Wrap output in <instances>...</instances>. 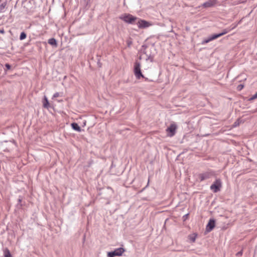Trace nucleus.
I'll list each match as a JSON object with an SVG mask.
<instances>
[{
  "label": "nucleus",
  "mask_w": 257,
  "mask_h": 257,
  "mask_svg": "<svg viewBox=\"0 0 257 257\" xmlns=\"http://www.w3.org/2000/svg\"><path fill=\"white\" fill-rule=\"evenodd\" d=\"M236 27V25H234L233 26H230L229 28L223 29L222 32L219 33L220 37L229 32L231 30L234 29Z\"/></svg>",
  "instance_id": "nucleus-11"
},
{
  "label": "nucleus",
  "mask_w": 257,
  "mask_h": 257,
  "mask_svg": "<svg viewBox=\"0 0 257 257\" xmlns=\"http://www.w3.org/2000/svg\"><path fill=\"white\" fill-rule=\"evenodd\" d=\"M234 124H235V125H236V124H237L236 122H235Z\"/></svg>",
  "instance_id": "nucleus-32"
},
{
  "label": "nucleus",
  "mask_w": 257,
  "mask_h": 257,
  "mask_svg": "<svg viewBox=\"0 0 257 257\" xmlns=\"http://www.w3.org/2000/svg\"><path fill=\"white\" fill-rule=\"evenodd\" d=\"M147 48V46L145 45H143L142 46V49L141 50V52H142L144 54H146V49Z\"/></svg>",
  "instance_id": "nucleus-19"
},
{
  "label": "nucleus",
  "mask_w": 257,
  "mask_h": 257,
  "mask_svg": "<svg viewBox=\"0 0 257 257\" xmlns=\"http://www.w3.org/2000/svg\"><path fill=\"white\" fill-rule=\"evenodd\" d=\"M48 43L51 45L56 47L57 46V42L55 38H51L48 40Z\"/></svg>",
  "instance_id": "nucleus-13"
},
{
  "label": "nucleus",
  "mask_w": 257,
  "mask_h": 257,
  "mask_svg": "<svg viewBox=\"0 0 257 257\" xmlns=\"http://www.w3.org/2000/svg\"><path fill=\"white\" fill-rule=\"evenodd\" d=\"M217 3V0H209L204 3L202 5V7L204 8H210L214 6Z\"/></svg>",
  "instance_id": "nucleus-9"
},
{
  "label": "nucleus",
  "mask_w": 257,
  "mask_h": 257,
  "mask_svg": "<svg viewBox=\"0 0 257 257\" xmlns=\"http://www.w3.org/2000/svg\"><path fill=\"white\" fill-rule=\"evenodd\" d=\"M5 67H6L7 70H10L12 67L11 65L9 63H6L5 64Z\"/></svg>",
  "instance_id": "nucleus-23"
},
{
  "label": "nucleus",
  "mask_w": 257,
  "mask_h": 257,
  "mask_svg": "<svg viewBox=\"0 0 257 257\" xmlns=\"http://www.w3.org/2000/svg\"><path fill=\"white\" fill-rule=\"evenodd\" d=\"M59 96V92H56L54 94L53 97V98H56Z\"/></svg>",
  "instance_id": "nucleus-25"
},
{
  "label": "nucleus",
  "mask_w": 257,
  "mask_h": 257,
  "mask_svg": "<svg viewBox=\"0 0 257 257\" xmlns=\"http://www.w3.org/2000/svg\"><path fill=\"white\" fill-rule=\"evenodd\" d=\"M215 173L213 171H209L205 172L204 173H202L199 174L198 176L200 179V181L202 182L205 180H207L210 179L214 176H215Z\"/></svg>",
  "instance_id": "nucleus-3"
},
{
  "label": "nucleus",
  "mask_w": 257,
  "mask_h": 257,
  "mask_svg": "<svg viewBox=\"0 0 257 257\" xmlns=\"http://www.w3.org/2000/svg\"><path fill=\"white\" fill-rule=\"evenodd\" d=\"M139 59H140V60H141V59H142V57H141V56H140L139 57Z\"/></svg>",
  "instance_id": "nucleus-31"
},
{
  "label": "nucleus",
  "mask_w": 257,
  "mask_h": 257,
  "mask_svg": "<svg viewBox=\"0 0 257 257\" xmlns=\"http://www.w3.org/2000/svg\"><path fill=\"white\" fill-rule=\"evenodd\" d=\"M6 5H7V2H5V3H2L0 5V9L1 10H2L3 9H4L6 7Z\"/></svg>",
  "instance_id": "nucleus-22"
},
{
  "label": "nucleus",
  "mask_w": 257,
  "mask_h": 257,
  "mask_svg": "<svg viewBox=\"0 0 257 257\" xmlns=\"http://www.w3.org/2000/svg\"><path fill=\"white\" fill-rule=\"evenodd\" d=\"M97 65H98L99 67H101V63L100 62L99 60H98V61L97 62Z\"/></svg>",
  "instance_id": "nucleus-28"
},
{
  "label": "nucleus",
  "mask_w": 257,
  "mask_h": 257,
  "mask_svg": "<svg viewBox=\"0 0 257 257\" xmlns=\"http://www.w3.org/2000/svg\"><path fill=\"white\" fill-rule=\"evenodd\" d=\"M242 254V251H239L238 252L236 253V256H241Z\"/></svg>",
  "instance_id": "nucleus-26"
},
{
  "label": "nucleus",
  "mask_w": 257,
  "mask_h": 257,
  "mask_svg": "<svg viewBox=\"0 0 257 257\" xmlns=\"http://www.w3.org/2000/svg\"><path fill=\"white\" fill-rule=\"evenodd\" d=\"M196 236H197V234L193 233L189 236V239H190L191 242H194L195 241Z\"/></svg>",
  "instance_id": "nucleus-15"
},
{
  "label": "nucleus",
  "mask_w": 257,
  "mask_h": 257,
  "mask_svg": "<svg viewBox=\"0 0 257 257\" xmlns=\"http://www.w3.org/2000/svg\"><path fill=\"white\" fill-rule=\"evenodd\" d=\"M43 107L46 108H48L49 106V102L48 100V98L46 96H44L43 100Z\"/></svg>",
  "instance_id": "nucleus-14"
},
{
  "label": "nucleus",
  "mask_w": 257,
  "mask_h": 257,
  "mask_svg": "<svg viewBox=\"0 0 257 257\" xmlns=\"http://www.w3.org/2000/svg\"><path fill=\"white\" fill-rule=\"evenodd\" d=\"M26 37H27L26 34L25 32H23L20 34V39L21 40H24L26 38Z\"/></svg>",
  "instance_id": "nucleus-17"
},
{
  "label": "nucleus",
  "mask_w": 257,
  "mask_h": 257,
  "mask_svg": "<svg viewBox=\"0 0 257 257\" xmlns=\"http://www.w3.org/2000/svg\"><path fill=\"white\" fill-rule=\"evenodd\" d=\"M222 186V183L220 179H216L215 182L211 185L210 189L214 193L218 192L220 190Z\"/></svg>",
  "instance_id": "nucleus-4"
},
{
  "label": "nucleus",
  "mask_w": 257,
  "mask_h": 257,
  "mask_svg": "<svg viewBox=\"0 0 257 257\" xmlns=\"http://www.w3.org/2000/svg\"><path fill=\"white\" fill-rule=\"evenodd\" d=\"M126 43H127V47H130L131 46V45H132V44H133L132 39L131 38H129L126 40Z\"/></svg>",
  "instance_id": "nucleus-18"
},
{
  "label": "nucleus",
  "mask_w": 257,
  "mask_h": 257,
  "mask_svg": "<svg viewBox=\"0 0 257 257\" xmlns=\"http://www.w3.org/2000/svg\"><path fill=\"white\" fill-rule=\"evenodd\" d=\"M4 256L5 257H12L10 250L8 248H6L5 250H4Z\"/></svg>",
  "instance_id": "nucleus-16"
},
{
  "label": "nucleus",
  "mask_w": 257,
  "mask_h": 257,
  "mask_svg": "<svg viewBox=\"0 0 257 257\" xmlns=\"http://www.w3.org/2000/svg\"><path fill=\"white\" fill-rule=\"evenodd\" d=\"M220 37V35L219 33L214 34L210 36L206 40H205L204 41V42L206 43H208L213 40L217 39L218 38H219Z\"/></svg>",
  "instance_id": "nucleus-10"
},
{
  "label": "nucleus",
  "mask_w": 257,
  "mask_h": 257,
  "mask_svg": "<svg viewBox=\"0 0 257 257\" xmlns=\"http://www.w3.org/2000/svg\"><path fill=\"white\" fill-rule=\"evenodd\" d=\"M141 62L136 60L134 64V73L138 79H140L141 78H145V79H147L146 78L145 76L142 73L141 69Z\"/></svg>",
  "instance_id": "nucleus-2"
},
{
  "label": "nucleus",
  "mask_w": 257,
  "mask_h": 257,
  "mask_svg": "<svg viewBox=\"0 0 257 257\" xmlns=\"http://www.w3.org/2000/svg\"><path fill=\"white\" fill-rule=\"evenodd\" d=\"M215 225V220L214 219H210L206 227V231L208 232L212 231Z\"/></svg>",
  "instance_id": "nucleus-7"
},
{
  "label": "nucleus",
  "mask_w": 257,
  "mask_h": 257,
  "mask_svg": "<svg viewBox=\"0 0 257 257\" xmlns=\"http://www.w3.org/2000/svg\"><path fill=\"white\" fill-rule=\"evenodd\" d=\"M125 249L122 247H119L115 249L113 251L107 252L108 257H114L115 256H120L124 252Z\"/></svg>",
  "instance_id": "nucleus-5"
},
{
  "label": "nucleus",
  "mask_w": 257,
  "mask_h": 257,
  "mask_svg": "<svg viewBox=\"0 0 257 257\" xmlns=\"http://www.w3.org/2000/svg\"><path fill=\"white\" fill-rule=\"evenodd\" d=\"M5 33V31L3 28L0 29V33L1 34H4Z\"/></svg>",
  "instance_id": "nucleus-27"
},
{
  "label": "nucleus",
  "mask_w": 257,
  "mask_h": 257,
  "mask_svg": "<svg viewBox=\"0 0 257 257\" xmlns=\"http://www.w3.org/2000/svg\"><path fill=\"white\" fill-rule=\"evenodd\" d=\"M146 60H150V61L152 62L154 60L153 57L151 56V55H149V56L146 59Z\"/></svg>",
  "instance_id": "nucleus-24"
},
{
  "label": "nucleus",
  "mask_w": 257,
  "mask_h": 257,
  "mask_svg": "<svg viewBox=\"0 0 257 257\" xmlns=\"http://www.w3.org/2000/svg\"><path fill=\"white\" fill-rule=\"evenodd\" d=\"M72 128L78 132H80L81 131V127L76 122H73L71 124Z\"/></svg>",
  "instance_id": "nucleus-12"
},
{
  "label": "nucleus",
  "mask_w": 257,
  "mask_h": 257,
  "mask_svg": "<svg viewBox=\"0 0 257 257\" xmlns=\"http://www.w3.org/2000/svg\"><path fill=\"white\" fill-rule=\"evenodd\" d=\"M119 19L123 21L126 23L129 24H135L136 21L139 19V18L135 17L130 14H124L123 15L119 17Z\"/></svg>",
  "instance_id": "nucleus-1"
},
{
  "label": "nucleus",
  "mask_w": 257,
  "mask_h": 257,
  "mask_svg": "<svg viewBox=\"0 0 257 257\" xmlns=\"http://www.w3.org/2000/svg\"><path fill=\"white\" fill-rule=\"evenodd\" d=\"M137 24L138 25V27L140 29L146 28L152 25L150 22L144 20H142L140 18L138 20Z\"/></svg>",
  "instance_id": "nucleus-6"
},
{
  "label": "nucleus",
  "mask_w": 257,
  "mask_h": 257,
  "mask_svg": "<svg viewBox=\"0 0 257 257\" xmlns=\"http://www.w3.org/2000/svg\"><path fill=\"white\" fill-rule=\"evenodd\" d=\"M257 98V92L253 95H252L250 98H249L248 99V100L249 101H251V100H253Z\"/></svg>",
  "instance_id": "nucleus-20"
},
{
  "label": "nucleus",
  "mask_w": 257,
  "mask_h": 257,
  "mask_svg": "<svg viewBox=\"0 0 257 257\" xmlns=\"http://www.w3.org/2000/svg\"><path fill=\"white\" fill-rule=\"evenodd\" d=\"M234 124H235V125H236V124H237L236 122H235Z\"/></svg>",
  "instance_id": "nucleus-33"
},
{
  "label": "nucleus",
  "mask_w": 257,
  "mask_h": 257,
  "mask_svg": "<svg viewBox=\"0 0 257 257\" xmlns=\"http://www.w3.org/2000/svg\"><path fill=\"white\" fill-rule=\"evenodd\" d=\"M149 183V180H148V183H147V185L146 186V187H147L148 186Z\"/></svg>",
  "instance_id": "nucleus-30"
},
{
  "label": "nucleus",
  "mask_w": 257,
  "mask_h": 257,
  "mask_svg": "<svg viewBox=\"0 0 257 257\" xmlns=\"http://www.w3.org/2000/svg\"><path fill=\"white\" fill-rule=\"evenodd\" d=\"M18 201H19V203H20L22 201V199L21 198H19L18 199Z\"/></svg>",
  "instance_id": "nucleus-29"
},
{
  "label": "nucleus",
  "mask_w": 257,
  "mask_h": 257,
  "mask_svg": "<svg viewBox=\"0 0 257 257\" xmlns=\"http://www.w3.org/2000/svg\"><path fill=\"white\" fill-rule=\"evenodd\" d=\"M243 87H244L243 84H239L237 87V90L238 91H240L243 89Z\"/></svg>",
  "instance_id": "nucleus-21"
},
{
  "label": "nucleus",
  "mask_w": 257,
  "mask_h": 257,
  "mask_svg": "<svg viewBox=\"0 0 257 257\" xmlns=\"http://www.w3.org/2000/svg\"><path fill=\"white\" fill-rule=\"evenodd\" d=\"M177 126L175 124H171L166 130V131L169 133L170 137H173L175 135Z\"/></svg>",
  "instance_id": "nucleus-8"
}]
</instances>
